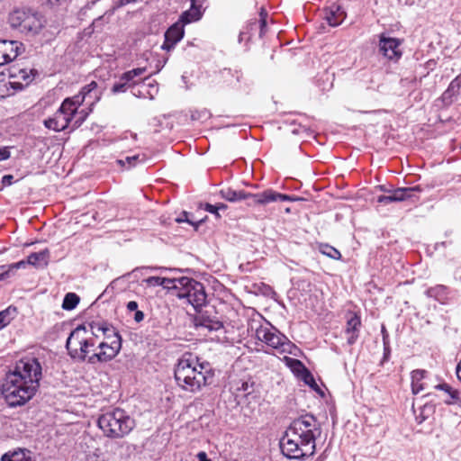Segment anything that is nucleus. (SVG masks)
I'll return each mask as SVG.
<instances>
[{"mask_svg": "<svg viewBox=\"0 0 461 461\" xmlns=\"http://www.w3.org/2000/svg\"><path fill=\"white\" fill-rule=\"evenodd\" d=\"M41 378V366L36 358L19 360L13 371L5 375L1 393L11 408L23 406L34 395Z\"/></svg>", "mask_w": 461, "mask_h": 461, "instance_id": "1", "label": "nucleus"}, {"mask_svg": "<svg viewBox=\"0 0 461 461\" xmlns=\"http://www.w3.org/2000/svg\"><path fill=\"white\" fill-rule=\"evenodd\" d=\"M319 421L312 414L295 419L280 439V448L284 456L290 459H303L313 456L316 439L321 436Z\"/></svg>", "mask_w": 461, "mask_h": 461, "instance_id": "2", "label": "nucleus"}, {"mask_svg": "<svg viewBox=\"0 0 461 461\" xmlns=\"http://www.w3.org/2000/svg\"><path fill=\"white\" fill-rule=\"evenodd\" d=\"M214 372L210 364H199L194 358H181L175 368V379L179 387L190 393H197L212 384Z\"/></svg>", "mask_w": 461, "mask_h": 461, "instance_id": "3", "label": "nucleus"}, {"mask_svg": "<svg viewBox=\"0 0 461 461\" xmlns=\"http://www.w3.org/2000/svg\"><path fill=\"white\" fill-rule=\"evenodd\" d=\"M92 335L97 336L96 331H102L109 341L100 343V352L89 356L87 362L96 364L108 362L117 356L122 348V337L115 329L105 322H93L90 325Z\"/></svg>", "mask_w": 461, "mask_h": 461, "instance_id": "4", "label": "nucleus"}, {"mask_svg": "<svg viewBox=\"0 0 461 461\" xmlns=\"http://www.w3.org/2000/svg\"><path fill=\"white\" fill-rule=\"evenodd\" d=\"M104 434L111 438H122L135 427V421L124 410L115 408L101 414L97 420Z\"/></svg>", "mask_w": 461, "mask_h": 461, "instance_id": "5", "label": "nucleus"}, {"mask_svg": "<svg viewBox=\"0 0 461 461\" xmlns=\"http://www.w3.org/2000/svg\"><path fill=\"white\" fill-rule=\"evenodd\" d=\"M12 28L23 33L37 34L44 26L43 16L30 8H18L10 13L8 18Z\"/></svg>", "mask_w": 461, "mask_h": 461, "instance_id": "6", "label": "nucleus"}, {"mask_svg": "<svg viewBox=\"0 0 461 461\" xmlns=\"http://www.w3.org/2000/svg\"><path fill=\"white\" fill-rule=\"evenodd\" d=\"M178 292L175 295L179 299H185L195 310L206 303V293L202 283L186 276L182 277Z\"/></svg>", "mask_w": 461, "mask_h": 461, "instance_id": "7", "label": "nucleus"}, {"mask_svg": "<svg viewBox=\"0 0 461 461\" xmlns=\"http://www.w3.org/2000/svg\"><path fill=\"white\" fill-rule=\"evenodd\" d=\"M255 337L261 342H264L267 346L279 350L280 352H285L287 348L290 346L289 339L281 333L276 327L270 325H259L255 330Z\"/></svg>", "mask_w": 461, "mask_h": 461, "instance_id": "8", "label": "nucleus"}, {"mask_svg": "<svg viewBox=\"0 0 461 461\" xmlns=\"http://www.w3.org/2000/svg\"><path fill=\"white\" fill-rule=\"evenodd\" d=\"M243 200L247 201L248 206L254 207L264 206L275 202H294L300 200V198L280 194L273 189H267L257 194L246 192V198Z\"/></svg>", "mask_w": 461, "mask_h": 461, "instance_id": "9", "label": "nucleus"}, {"mask_svg": "<svg viewBox=\"0 0 461 461\" xmlns=\"http://www.w3.org/2000/svg\"><path fill=\"white\" fill-rule=\"evenodd\" d=\"M68 104V102H62L54 115L44 121L46 128L53 130L54 131H62L69 127L75 114L68 112L69 106Z\"/></svg>", "mask_w": 461, "mask_h": 461, "instance_id": "10", "label": "nucleus"}, {"mask_svg": "<svg viewBox=\"0 0 461 461\" xmlns=\"http://www.w3.org/2000/svg\"><path fill=\"white\" fill-rule=\"evenodd\" d=\"M400 45L401 41L396 38L385 37L384 34L379 37V52L389 60L396 62L402 57Z\"/></svg>", "mask_w": 461, "mask_h": 461, "instance_id": "11", "label": "nucleus"}, {"mask_svg": "<svg viewBox=\"0 0 461 461\" xmlns=\"http://www.w3.org/2000/svg\"><path fill=\"white\" fill-rule=\"evenodd\" d=\"M87 334L88 330L85 325H78L70 332L66 342V348L71 357L76 358L78 356V347L82 342L86 344Z\"/></svg>", "mask_w": 461, "mask_h": 461, "instance_id": "12", "label": "nucleus"}, {"mask_svg": "<svg viewBox=\"0 0 461 461\" xmlns=\"http://www.w3.org/2000/svg\"><path fill=\"white\" fill-rule=\"evenodd\" d=\"M23 45L17 41H0V66H3L17 58Z\"/></svg>", "mask_w": 461, "mask_h": 461, "instance_id": "13", "label": "nucleus"}, {"mask_svg": "<svg viewBox=\"0 0 461 461\" xmlns=\"http://www.w3.org/2000/svg\"><path fill=\"white\" fill-rule=\"evenodd\" d=\"M360 316L356 312H348L347 313V322L345 327L348 345L352 346L357 342L360 333Z\"/></svg>", "mask_w": 461, "mask_h": 461, "instance_id": "14", "label": "nucleus"}, {"mask_svg": "<svg viewBox=\"0 0 461 461\" xmlns=\"http://www.w3.org/2000/svg\"><path fill=\"white\" fill-rule=\"evenodd\" d=\"M184 25L179 22L174 23L165 32V41L162 44V49L167 51L174 49L176 44L184 37Z\"/></svg>", "mask_w": 461, "mask_h": 461, "instance_id": "15", "label": "nucleus"}, {"mask_svg": "<svg viewBox=\"0 0 461 461\" xmlns=\"http://www.w3.org/2000/svg\"><path fill=\"white\" fill-rule=\"evenodd\" d=\"M346 18V13L343 8L336 4H332L324 9V19L330 26L339 25Z\"/></svg>", "mask_w": 461, "mask_h": 461, "instance_id": "16", "label": "nucleus"}, {"mask_svg": "<svg viewBox=\"0 0 461 461\" xmlns=\"http://www.w3.org/2000/svg\"><path fill=\"white\" fill-rule=\"evenodd\" d=\"M381 190L388 193H392L393 199L395 202H402L407 199L412 198L414 196L415 192H420V188L419 186L414 187H400L393 190L386 191L383 186H380Z\"/></svg>", "mask_w": 461, "mask_h": 461, "instance_id": "17", "label": "nucleus"}, {"mask_svg": "<svg viewBox=\"0 0 461 461\" xmlns=\"http://www.w3.org/2000/svg\"><path fill=\"white\" fill-rule=\"evenodd\" d=\"M50 258L49 249H43L40 252H34L28 256L27 264L32 265L36 267L43 268L48 266Z\"/></svg>", "mask_w": 461, "mask_h": 461, "instance_id": "18", "label": "nucleus"}, {"mask_svg": "<svg viewBox=\"0 0 461 461\" xmlns=\"http://www.w3.org/2000/svg\"><path fill=\"white\" fill-rule=\"evenodd\" d=\"M427 372L422 369H417L411 372V390L414 394L425 389L422 380L425 378Z\"/></svg>", "mask_w": 461, "mask_h": 461, "instance_id": "19", "label": "nucleus"}, {"mask_svg": "<svg viewBox=\"0 0 461 461\" xmlns=\"http://www.w3.org/2000/svg\"><path fill=\"white\" fill-rule=\"evenodd\" d=\"M220 195L221 198L231 202H239L246 198V192L244 190H233L230 187H225L221 189Z\"/></svg>", "mask_w": 461, "mask_h": 461, "instance_id": "20", "label": "nucleus"}, {"mask_svg": "<svg viewBox=\"0 0 461 461\" xmlns=\"http://www.w3.org/2000/svg\"><path fill=\"white\" fill-rule=\"evenodd\" d=\"M202 14H203L200 9L190 8L189 10L185 11L181 14L178 22L181 23L183 25H185V24L200 20L202 17Z\"/></svg>", "mask_w": 461, "mask_h": 461, "instance_id": "21", "label": "nucleus"}, {"mask_svg": "<svg viewBox=\"0 0 461 461\" xmlns=\"http://www.w3.org/2000/svg\"><path fill=\"white\" fill-rule=\"evenodd\" d=\"M17 315V309L9 306L0 312V330L6 327Z\"/></svg>", "mask_w": 461, "mask_h": 461, "instance_id": "22", "label": "nucleus"}, {"mask_svg": "<svg viewBox=\"0 0 461 461\" xmlns=\"http://www.w3.org/2000/svg\"><path fill=\"white\" fill-rule=\"evenodd\" d=\"M426 294L429 297L435 298L436 300L441 302L447 298V287L442 285H438L434 287L429 288L426 291Z\"/></svg>", "mask_w": 461, "mask_h": 461, "instance_id": "23", "label": "nucleus"}, {"mask_svg": "<svg viewBox=\"0 0 461 461\" xmlns=\"http://www.w3.org/2000/svg\"><path fill=\"white\" fill-rule=\"evenodd\" d=\"M85 96L81 93H79L72 97L66 98L63 102L68 103V112L76 115L77 113V109L85 102Z\"/></svg>", "mask_w": 461, "mask_h": 461, "instance_id": "24", "label": "nucleus"}, {"mask_svg": "<svg viewBox=\"0 0 461 461\" xmlns=\"http://www.w3.org/2000/svg\"><path fill=\"white\" fill-rule=\"evenodd\" d=\"M96 88L97 83L92 81L90 84L85 86L81 89L80 93L85 96L86 99H89L90 102L93 104L95 100L99 98L97 95Z\"/></svg>", "mask_w": 461, "mask_h": 461, "instance_id": "25", "label": "nucleus"}, {"mask_svg": "<svg viewBox=\"0 0 461 461\" xmlns=\"http://www.w3.org/2000/svg\"><path fill=\"white\" fill-rule=\"evenodd\" d=\"M80 298L75 293H68L63 300L62 308L67 311H71L79 303Z\"/></svg>", "mask_w": 461, "mask_h": 461, "instance_id": "26", "label": "nucleus"}, {"mask_svg": "<svg viewBox=\"0 0 461 461\" xmlns=\"http://www.w3.org/2000/svg\"><path fill=\"white\" fill-rule=\"evenodd\" d=\"M95 346V341L93 339L86 337V344L82 342L78 347V356L76 358H79L82 361L86 359L87 354L89 353V348Z\"/></svg>", "mask_w": 461, "mask_h": 461, "instance_id": "27", "label": "nucleus"}, {"mask_svg": "<svg viewBox=\"0 0 461 461\" xmlns=\"http://www.w3.org/2000/svg\"><path fill=\"white\" fill-rule=\"evenodd\" d=\"M144 157L140 158V155L128 156L124 159H118L117 163L122 167H125L127 169L135 167L138 163L142 162Z\"/></svg>", "mask_w": 461, "mask_h": 461, "instance_id": "28", "label": "nucleus"}, {"mask_svg": "<svg viewBox=\"0 0 461 461\" xmlns=\"http://www.w3.org/2000/svg\"><path fill=\"white\" fill-rule=\"evenodd\" d=\"M320 251L323 255H325L332 259H339L341 258L340 252L337 249H335L334 247H332L329 244H321L320 246Z\"/></svg>", "mask_w": 461, "mask_h": 461, "instance_id": "29", "label": "nucleus"}, {"mask_svg": "<svg viewBox=\"0 0 461 461\" xmlns=\"http://www.w3.org/2000/svg\"><path fill=\"white\" fill-rule=\"evenodd\" d=\"M295 361L299 366L303 367L302 378L304 381V383L313 389L317 388L318 385L310 371L306 369L299 360Z\"/></svg>", "mask_w": 461, "mask_h": 461, "instance_id": "30", "label": "nucleus"}, {"mask_svg": "<svg viewBox=\"0 0 461 461\" xmlns=\"http://www.w3.org/2000/svg\"><path fill=\"white\" fill-rule=\"evenodd\" d=\"M162 281H163V284L161 286H163L164 288L172 289L174 291V294H177V292H178V286H179V283H181L180 281H182V277L173 278V279L162 277Z\"/></svg>", "mask_w": 461, "mask_h": 461, "instance_id": "31", "label": "nucleus"}, {"mask_svg": "<svg viewBox=\"0 0 461 461\" xmlns=\"http://www.w3.org/2000/svg\"><path fill=\"white\" fill-rule=\"evenodd\" d=\"M131 86H130L124 80H122V77H120L119 80L113 84L111 91L113 94L124 93Z\"/></svg>", "mask_w": 461, "mask_h": 461, "instance_id": "32", "label": "nucleus"}, {"mask_svg": "<svg viewBox=\"0 0 461 461\" xmlns=\"http://www.w3.org/2000/svg\"><path fill=\"white\" fill-rule=\"evenodd\" d=\"M201 325L207 328L209 330H219L223 327L221 321L212 320H203Z\"/></svg>", "mask_w": 461, "mask_h": 461, "instance_id": "33", "label": "nucleus"}, {"mask_svg": "<svg viewBox=\"0 0 461 461\" xmlns=\"http://www.w3.org/2000/svg\"><path fill=\"white\" fill-rule=\"evenodd\" d=\"M253 383L242 381L240 386L237 387V391L243 392L245 395H249L253 392Z\"/></svg>", "mask_w": 461, "mask_h": 461, "instance_id": "34", "label": "nucleus"}, {"mask_svg": "<svg viewBox=\"0 0 461 461\" xmlns=\"http://www.w3.org/2000/svg\"><path fill=\"white\" fill-rule=\"evenodd\" d=\"M86 116V114L83 113V111L77 112V113L74 116V118H76V120L72 121V129L74 130V129L78 128L85 121Z\"/></svg>", "mask_w": 461, "mask_h": 461, "instance_id": "35", "label": "nucleus"}, {"mask_svg": "<svg viewBox=\"0 0 461 461\" xmlns=\"http://www.w3.org/2000/svg\"><path fill=\"white\" fill-rule=\"evenodd\" d=\"M142 282L149 286H161L163 284L162 277L159 276H150L144 279Z\"/></svg>", "mask_w": 461, "mask_h": 461, "instance_id": "36", "label": "nucleus"}, {"mask_svg": "<svg viewBox=\"0 0 461 461\" xmlns=\"http://www.w3.org/2000/svg\"><path fill=\"white\" fill-rule=\"evenodd\" d=\"M122 80H124L126 83H128L130 86H134L137 82L134 80L135 76H133L131 70L124 72L122 76Z\"/></svg>", "mask_w": 461, "mask_h": 461, "instance_id": "37", "label": "nucleus"}, {"mask_svg": "<svg viewBox=\"0 0 461 461\" xmlns=\"http://www.w3.org/2000/svg\"><path fill=\"white\" fill-rule=\"evenodd\" d=\"M448 395L449 399L445 401L446 404H454L459 401V392L457 390L452 389Z\"/></svg>", "mask_w": 461, "mask_h": 461, "instance_id": "38", "label": "nucleus"}, {"mask_svg": "<svg viewBox=\"0 0 461 461\" xmlns=\"http://www.w3.org/2000/svg\"><path fill=\"white\" fill-rule=\"evenodd\" d=\"M204 210L214 214L217 218H220L221 215L219 213V207H217V205H213V204H211V203H205L204 205Z\"/></svg>", "mask_w": 461, "mask_h": 461, "instance_id": "39", "label": "nucleus"}, {"mask_svg": "<svg viewBox=\"0 0 461 461\" xmlns=\"http://www.w3.org/2000/svg\"><path fill=\"white\" fill-rule=\"evenodd\" d=\"M377 202L379 203L387 204V203L395 202V200L393 199V196L392 193H389L388 195H381V196H379L377 198Z\"/></svg>", "mask_w": 461, "mask_h": 461, "instance_id": "40", "label": "nucleus"}, {"mask_svg": "<svg viewBox=\"0 0 461 461\" xmlns=\"http://www.w3.org/2000/svg\"><path fill=\"white\" fill-rule=\"evenodd\" d=\"M138 0H113V11L116 8L122 7V6L131 4V3H135Z\"/></svg>", "mask_w": 461, "mask_h": 461, "instance_id": "41", "label": "nucleus"}, {"mask_svg": "<svg viewBox=\"0 0 461 461\" xmlns=\"http://www.w3.org/2000/svg\"><path fill=\"white\" fill-rule=\"evenodd\" d=\"M11 153L8 147H0V161L9 158Z\"/></svg>", "mask_w": 461, "mask_h": 461, "instance_id": "42", "label": "nucleus"}, {"mask_svg": "<svg viewBox=\"0 0 461 461\" xmlns=\"http://www.w3.org/2000/svg\"><path fill=\"white\" fill-rule=\"evenodd\" d=\"M381 333L383 336V344L387 347V344H389V334L384 325L382 326Z\"/></svg>", "mask_w": 461, "mask_h": 461, "instance_id": "43", "label": "nucleus"}, {"mask_svg": "<svg viewBox=\"0 0 461 461\" xmlns=\"http://www.w3.org/2000/svg\"><path fill=\"white\" fill-rule=\"evenodd\" d=\"M435 388L438 389V390L444 391L447 393H449L452 391V389H453L449 384H447L446 383L439 384L436 385Z\"/></svg>", "mask_w": 461, "mask_h": 461, "instance_id": "44", "label": "nucleus"}, {"mask_svg": "<svg viewBox=\"0 0 461 461\" xmlns=\"http://www.w3.org/2000/svg\"><path fill=\"white\" fill-rule=\"evenodd\" d=\"M14 176L12 175H5L2 178V184L4 186L10 185L13 183Z\"/></svg>", "mask_w": 461, "mask_h": 461, "instance_id": "45", "label": "nucleus"}, {"mask_svg": "<svg viewBox=\"0 0 461 461\" xmlns=\"http://www.w3.org/2000/svg\"><path fill=\"white\" fill-rule=\"evenodd\" d=\"M128 311L130 312H135L138 310V303L135 301H131L126 305Z\"/></svg>", "mask_w": 461, "mask_h": 461, "instance_id": "46", "label": "nucleus"}, {"mask_svg": "<svg viewBox=\"0 0 461 461\" xmlns=\"http://www.w3.org/2000/svg\"><path fill=\"white\" fill-rule=\"evenodd\" d=\"M198 461H212L208 458L207 454L204 451H201L196 455Z\"/></svg>", "mask_w": 461, "mask_h": 461, "instance_id": "47", "label": "nucleus"}, {"mask_svg": "<svg viewBox=\"0 0 461 461\" xmlns=\"http://www.w3.org/2000/svg\"><path fill=\"white\" fill-rule=\"evenodd\" d=\"M146 71L145 68H138L131 69V72L135 77L141 76Z\"/></svg>", "mask_w": 461, "mask_h": 461, "instance_id": "48", "label": "nucleus"}, {"mask_svg": "<svg viewBox=\"0 0 461 461\" xmlns=\"http://www.w3.org/2000/svg\"><path fill=\"white\" fill-rule=\"evenodd\" d=\"M176 221H177L178 222L186 221V222H188V223H190V224H192V225H194V224L193 221H189V220L187 219V212H183L182 216H181V217H179L178 219H176Z\"/></svg>", "mask_w": 461, "mask_h": 461, "instance_id": "49", "label": "nucleus"}, {"mask_svg": "<svg viewBox=\"0 0 461 461\" xmlns=\"http://www.w3.org/2000/svg\"><path fill=\"white\" fill-rule=\"evenodd\" d=\"M144 319V313L141 311H135L134 320L137 322H140Z\"/></svg>", "mask_w": 461, "mask_h": 461, "instance_id": "50", "label": "nucleus"}, {"mask_svg": "<svg viewBox=\"0 0 461 461\" xmlns=\"http://www.w3.org/2000/svg\"><path fill=\"white\" fill-rule=\"evenodd\" d=\"M67 0H48V4L54 7L56 5H62L63 3H65Z\"/></svg>", "mask_w": 461, "mask_h": 461, "instance_id": "51", "label": "nucleus"}, {"mask_svg": "<svg viewBox=\"0 0 461 461\" xmlns=\"http://www.w3.org/2000/svg\"><path fill=\"white\" fill-rule=\"evenodd\" d=\"M260 23V36L264 33V30L267 26V19L262 18V20H259Z\"/></svg>", "mask_w": 461, "mask_h": 461, "instance_id": "52", "label": "nucleus"}, {"mask_svg": "<svg viewBox=\"0 0 461 461\" xmlns=\"http://www.w3.org/2000/svg\"><path fill=\"white\" fill-rule=\"evenodd\" d=\"M456 376L457 378L459 379V381L461 382V361L457 364L456 366Z\"/></svg>", "mask_w": 461, "mask_h": 461, "instance_id": "53", "label": "nucleus"}, {"mask_svg": "<svg viewBox=\"0 0 461 461\" xmlns=\"http://www.w3.org/2000/svg\"><path fill=\"white\" fill-rule=\"evenodd\" d=\"M384 357L386 359L388 357V356L390 355V346L389 344H387V347L386 346H384Z\"/></svg>", "mask_w": 461, "mask_h": 461, "instance_id": "54", "label": "nucleus"}, {"mask_svg": "<svg viewBox=\"0 0 461 461\" xmlns=\"http://www.w3.org/2000/svg\"><path fill=\"white\" fill-rule=\"evenodd\" d=\"M190 8H195L201 10V5L197 4V0H191V7Z\"/></svg>", "mask_w": 461, "mask_h": 461, "instance_id": "55", "label": "nucleus"}, {"mask_svg": "<svg viewBox=\"0 0 461 461\" xmlns=\"http://www.w3.org/2000/svg\"><path fill=\"white\" fill-rule=\"evenodd\" d=\"M267 11L264 8H261L260 13H259V20H262V18L267 19Z\"/></svg>", "mask_w": 461, "mask_h": 461, "instance_id": "56", "label": "nucleus"}, {"mask_svg": "<svg viewBox=\"0 0 461 461\" xmlns=\"http://www.w3.org/2000/svg\"><path fill=\"white\" fill-rule=\"evenodd\" d=\"M25 262L24 261H20L14 265L12 266L13 268H19L21 267H24L25 266Z\"/></svg>", "mask_w": 461, "mask_h": 461, "instance_id": "57", "label": "nucleus"}, {"mask_svg": "<svg viewBox=\"0 0 461 461\" xmlns=\"http://www.w3.org/2000/svg\"><path fill=\"white\" fill-rule=\"evenodd\" d=\"M458 86H459V85H458V81H457V79H455V80H453V81L451 82V84H450V86H449V89H448V90H450V89H454V87Z\"/></svg>", "mask_w": 461, "mask_h": 461, "instance_id": "58", "label": "nucleus"}, {"mask_svg": "<svg viewBox=\"0 0 461 461\" xmlns=\"http://www.w3.org/2000/svg\"><path fill=\"white\" fill-rule=\"evenodd\" d=\"M216 205H217V207H219V210H226L227 209V205L224 203H218Z\"/></svg>", "mask_w": 461, "mask_h": 461, "instance_id": "59", "label": "nucleus"}, {"mask_svg": "<svg viewBox=\"0 0 461 461\" xmlns=\"http://www.w3.org/2000/svg\"><path fill=\"white\" fill-rule=\"evenodd\" d=\"M416 419L418 420L419 423H421L423 420H425V417L424 416H420V417H417Z\"/></svg>", "mask_w": 461, "mask_h": 461, "instance_id": "60", "label": "nucleus"}, {"mask_svg": "<svg viewBox=\"0 0 461 461\" xmlns=\"http://www.w3.org/2000/svg\"><path fill=\"white\" fill-rule=\"evenodd\" d=\"M243 35H244V32H240V35H239V42H241L242 40H243Z\"/></svg>", "mask_w": 461, "mask_h": 461, "instance_id": "61", "label": "nucleus"}, {"mask_svg": "<svg viewBox=\"0 0 461 461\" xmlns=\"http://www.w3.org/2000/svg\"><path fill=\"white\" fill-rule=\"evenodd\" d=\"M4 276H5V274L0 275V280H2L4 278Z\"/></svg>", "mask_w": 461, "mask_h": 461, "instance_id": "62", "label": "nucleus"}, {"mask_svg": "<svg viewBox=\"0 0 461 461\" xmlns=\"http://www.w3.org/2000/svg\"><path fill=\"white\" fill-rule=\"evenodd\" d=\"M285 212H290V208H286V209H285Z\"/></svg>", "mask_w": 461, "mask_h": 461, "instance_id": "63", "label": "nucleus"}, {"mask_svg": "<svg viewBox=\"0 0 461 461\" xmlns=\"http://www.w3.org/2000/svg\"><path fill=\"white\" fill-rule=\"evenodd\" d=\"M21 77L24 79L27 77L25 75H22Z\"/></svg>", "mask_w": 461, "mask_h": 461, "instance_id": "64", "label": "nucleus"}]
</instances>
